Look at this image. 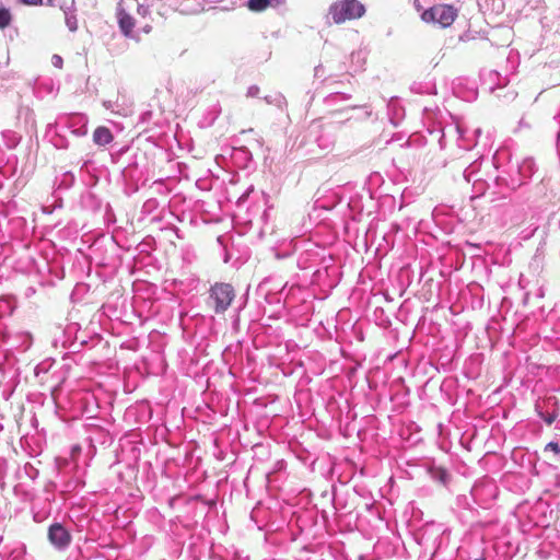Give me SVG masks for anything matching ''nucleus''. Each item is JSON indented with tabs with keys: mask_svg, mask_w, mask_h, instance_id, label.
Here are the masks:
<instances>
[{
	"mask_svg": "<svg viewBox=\"0 0 560 560\" xmlns=\"http://www.w3.org/2000/svg\"><path fill=\"white\" fill-rule=\"evenodd\" d=\"M553 420H555V417H548V418L546 419V422H547L548 424H551V423L553 422Z\"/></svg>",
	"mask_w": 560,
	"mask_h": 560,
	"instance_id": "ddd939ff",
	"label": "nucleus"
},
{
	"mask_svg": "<svg viewBox=\"0 0 560 560\" xmlns=\"http://www.w3.org/2000/svg\"><path fill=\"white\" fill-rule=\"evenodd\" d=\"M52 62H54V65H55V66L60 67V66H61V63H62V59H61V57H59V56L55 55V56L52 57Z\"/></svg>",
	"mask_w": 560,
	"mask_h": 560,
	"instance_id": "f8f14e48",
	"label": "nucleus"
},
{
	"mask_svg": "<svg viewBox=\"0 0 560 560\" xmlns=\"http://www.w3.org/2000/svg\"><path fill=\"white\" fill-rule=\"evenodd\" d=\"M118 16V23L121 32L129 36L132 33V30L135 27V20L132 16H130L125 10H120L117 14Z\"/></svg>",
	"mask_w": 560,
	"mask_h": 560,
	"instance_id": "423d86ee",
	"label": "nucleus"
},
{
	"mask_svg": "<svg viewBox=\"0 0 560 560\" xmlns=\"http://www.w3.org/2000/svg\"><path fill=\"white\" fill-rule=\"evenodd\" d=\"M235 289L232 284L225 282H217L209 290L207 304L214 313L225 312L235 299Z\"/></svg>",
	"mask_w": 560,
	"mask_h": 560,
	"instance_id": "f257e3e1",
	"label": "nucleus"
},
{
	"mask_svg": "<svg viewBox=\"0 0 560 560\" xmlns=\"http://www.w3.org/2000/svg\"><path fill=\"white\" fill-rule=\"evenodd\" d=\"M19 1L25 5H31V7H37V5L54 7L56 0H19Z\"/></svg>",
	"mask_w": 560,
	"mask_h": 560,
	"instance_id": "1a4fd4ad",
	"label": "nucleus"
},
{
	"mask_svg": "<svg viewBox=\"0 0 560 560\" xmlns=\"http://www.w3.org/2000/svg\"><path fill=\"white\" fill-rule=\"evenodd\" d=\"M458 15L457 9L451 4H436L421 14L425 23H438L442 27L451 26Z\"/></svg>",
	"mask_w": 560,
	"mask_h": 560,
	"instance_id": "7ed1b4c3",
	"label": "nucleus"
},
{
	"mask_svg": "<svg viewBox=\"0 0 560 560\" xmlns=\"http://www.w3.org/2000/svg\"><path fill=\"white\" fill-rule=\"evenodd\" d=\"M545 451H551L555 454H559L560 453V445H559L558 442H549L545 446Z\"/></svg>",
	"mask_w": 560,
	"mask_h": 560,
	"instance_id": "9b49d317",
	"label": "nucleus"
},
{
	"mask_svg": "<svg viewBox=\"0 0 560 560\" xmlns=\"http://www.w3.org/2000/svg\"><path fill=\"white\" fill-rule=\"evenodd\" d=\"M48 540L57 549H63L71 542V535L60 523H54L48 528Z\"/></svg>",
	"mask_w": 560,
	"mask_h": 560,
	"instance_id": "20e7f679",
	"label": "nucleus"
},
{
	"mask_svg": "<svg viewBox=\"0 0 560 560\" xmlns=\"http://www.w3.org/2000/svg\"><path fill=\"white\" fill-rule=\"evenodd\" d=\"M443 485L448 481V475L444 469H438L434 475Z\"/></svg>",
	"mask_w": 560,
	"mask_h": 560,
	"instance_id": "9d476101",
	"label": "nucleus"
},
{
	"mask_svg": "<svg viewBox=\"0 0 560 560\" xmlns=\"http://www.w3.org/2000/svg\"><path fill=\"white\" fill-rule=\"evenodd\" d=\"M12 15L9 9L0 8V28L3 30L10 25Z\"/></svg>",
	"mask_w": 560,
	"mask_h": 560,
	"instance_id": "6e6552de",
	"label": "nucleus"
},
{
	"mask_svg": "<svg viewBox=\"0 0 560 560\" xmlns=\"http://www.w3.org/2000/svg\"><path fill=\"white\" fill-rule=\"evenodd\" d=\"M476 560H485V559L481 558V559H476Z\"/></svg>",
	"mask_w": 560,
	"mask_h": 560,
	"instance_id": "4468645a",
	"label": "nucleus"
},
{
	"mask_svg": "<svg viewBox=\"0 0 560 560\" xmlns=\"http://www.w3.org/2000/svg\"><path fill=\"white\" fill-rule=\"evenodd\" d=\"M270 4V0H248L247 7L250 11L261 12Z\"/></svg>",
	"mask_w": 560,
	"mask_h": 560,
	"instance_id": "0eeeda50",
	"label": "nucleus"
},
{
	"mask_svg": "<svg viewBox=\"0 0 560 560\" xmlns=\"http://www.w3.org/2000/svg\"><path fill=\"white\" fill-rule=\"evenodd\" d=\"M113 140L114 136L107 127L100 126L93 132V141L97 145L109 144Z\"/></svg>",
	"mask_w": 560,
	"mask_h": 560,
	"instance_id": "39448f33",
	"label": "nucleus"
},
{
	"mask_svg": "<svg viewBox=\"0 0 560 560\" xmlns=\"http://www.w3.org/2000/svg\"><path fill=\"white\" fill-rule=\"evenodd\" d=\"M364 13L365 8L358 0H338L329 8V14L336 24L360 19Z\"/></svg>",
	"mask_w": 560,
	"mask_h": 560,
	"instance_id": "f03ea898",
	"label": "nucleus"
}]
</instances>
